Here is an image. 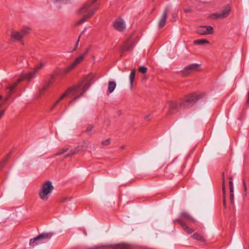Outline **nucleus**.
<instances>
[{"instance_id":"4c0bfd02","label":"nucleus","mask_w":249,"mask_h":249,"mask_svg":"<svg viewBox=\"0 0 249 249\" xmlns=\"http://www.w3.org/2000/svg\"><path fill=\"white\" fill-rule=\"evenodd\" d=\"M64 0H54L53 2H58V1H63Z\"/></svg>"},{"instance_id":"79ce46f5","label":"nucleus","mask_w":249,"mask_h":249,"mask_svg":"<svg viewBox=\"0 0 249 249\" xmlns=\"http://www.w3.org/2000/svg\"><path fill=\"white\" fill-rule=\"evenodd\" d=\"M2 98V96H0V100Z\"/></svg>"},{"instance_id":"b1692460","label":"nucleus","mask_w":249,"mask_h":249,"mask_svg":"<svg viewBox=\"0 0 249 249\" xmlns=\"http://www.w3.org/2000/svg\"><path fill=\"white\" fill-rule=\"evenodd\" d=\"M135 70H132L130 72V75H129V80H130V84L131 87H132L133 84V81L135 79Z\"/></svg>"},{"instance_id":"c756f323","label":"nucleus","mask_w":249,"mask_h":249,"mask_svg":"<svg viewBox=\"0 0 249 249\" xmlns=\"http://www.w3.org/2000/svg\"><path fill=\"white\" fill-rule=\"evenodd\" d=\"M110 139H107L105 141L102 142V144L103 145H108L110 143Z\"/></svg>"},{"instance_id":"5701e85b","label":"nucleus","mask_w":249,"mask_h":249,"mask_svg":"<svg viewBox=\"0 0 249 249\" xmlns=\"http://www.w3.org/2000/svg\"><path fill=\"white\" fill-rule=\"evenodd\" d=\"M79 151V147H77L71 150L65 156V158L71 157L74 154L77 153Z\"/></svg>"},{"instance_id":"f8f14e48","label":"nucleus","mask_w":249,"mask_h":249,"mask_svg":"<svg viewBox=\"0 0 249 249\" xmlns=\"http://www.w3.org/2000/svg\"><path fill=\"white\" fill-rule=\"evenodd\" d=\"M114 28L118 31H123L125 28V24L124 20L121 18H118L113 22Z\"/></svg>"},{"instance_id":"20e7f679","label":"nucleus","mask_w":249,"mask_h":249,"mask_svg":"<svg viewBox=\"0 0 249 249\" xmlns=\"http://www.w3.org/2000/svg\"><path fill=\"white\" fill-rule=\"evenodd\" d=\"M44 65V63L41 62L38 65L36 66L34 71L29 72L28 73L24 74L23 76L19 78L16 82L12 85H9L6 88L7 93L9 94H12L16 87L23 80L26 79L28 81H30L33 78L35 77L36 73L40 70Z\"/></svg>"},{"instance_id":"2eb2a0df","label":"nucleus","mask_w":249,"mask_h":249,"mask_svg":"<svg viewBox=\"0 0 249 249\" xmlns=\"http://www.w3.org/2000/svg\"><path fill=\"white\" fill-rule=\"evenodd\" d=\"M167 8H165L159 20L158 26L159 28H162L166 24L167 18Z\"/></svg>"},{"instance_id":"1a4fd4ad","label":"nucleus","mask_w":249,"mask_h":249,"mask_svg":"<svg viewBox=\"0 0 249 249\" xmlns=\"http://www.w3.org/2000/svg\"><path fill=\"white\" fill-rule=\"evenodd\" d=\"M200 68L201 67L200 65L196 63H194L186 66L181 71V72L183 75L186 76L192 72L200 71Z\"/></svg>"},{"instance_id":"f03ea898","label":"nucleus","mask_w":249,"mask_h":249,"mask_svg":"<svg viewBox=\"0 0 249 249\" xmlns=\"http://www.w3.org/2000/svg\"><path fill=\"white\" fill-rule=\"evenodd\" d=\"M180 215L181 218L176 219L174 221L178 222L185 232L188 234H192L194 231V230L189 227L187 223H195L196 222V219L186 212H181Z\"/></svg>"},{"instance_id":"ea45409f","label":"nucleus","mask_w":249,"mask_h":249,"mask_svg":"<svg viewBox=\"0 0 249 249\" xmlns=\"http://www.w3.org/2000/svg\"><path fill=\"white\" fill-rule=\"evenodd\" d=\"M82 231H83V232H84V234H85V235H87V232H86V231H84V230H82Z\"/></svg>"},{"instance_id":"a19ab883","label":"nucleus","mask_w":249,"mask_h":249,"mask_svg":"<svg viewBox=\"0 0 249 249\" xmlns=\"http://www.w3.org/2000/svg\"><path fill=\"white\" fill-rule=\"evenodd\" d=\"M121 148L122 149L124 148V146H121Z\"/></svg>"},{"instance_id":"7c9ffc66","label":"nucleus","mask_w":249,"mask_h":249,"mask_svg":"<svg viewBox=\"0 0 249 249\" xmlns=\"http://www.w3.org/2000/svg\"><path fill=\"white\" fill-rule=\"evenodd\" d=\"M93 128V126L89 125L87 127L86 131L87 133H90L92 131Z\"/></svg>"},{"instance_id":"a878e982","label":"nucleus","mask_w":249,"mask_h":249,"mask_svg":"<svg viewBox=\"0 0 249 249\" xmlns=\"http://www.w3.org/2000/svg\"><path fill=\"white\" fill-rule=\"evenodd\" d=\"M69 150V147H65L62 148V149L60 150L56 154V155H60L64 153L67 152Z\"/></svg>"},{"instance_id":"393cba45","label":"nucleus","mask_w":249,"mask_h":249,"mask_svg":"<svg viewBox=\"0 0 249 249\" xmlns=\"http://www.w3.org/2000/svg\"><path fill=\"white\" fill-rule=\"evenodd\" d=\"M210 17L212 19L223 18L220 13H213L211 14Z\"/></svg>"},{"instance_id":"dca6fc26","label":"nucleus","mask_w":249,"mask_h":249,"mask_svg":"<svg viewBox=\"0 0 249 249\" xmlns=\"http://www.w3.org/2000/svg\"><path fill=\"white\" fill-rule=\"evenodd\" d=\"M191 237L194 239L199 241L201 243H205L206 242V240L204 236L197 232L194 233L192 235H191Z\"/></svg>"},{"instance_id":"58836bf2","label":"nucleus","mask_w":249,"mask_h":249,"mask_svg":"<svg viewBox=\"0 0 249 249\" xmlns=\"http://www.w3.org/2000/svg\"><path fill=\"white\" fill-rule=\"evenodd\" d=\"M67 199H69V198H65L63 199V200H62L61 201V202H64L65 201H66V200H67Z\"/></svg>"},{"instance_id":"0eeeda50","label":"nucleus","mask_w":249,"mask_h":249,"mask_svg":"<svg viewBox=\"0 0 249 249\" xmlns=\"http://www.w3.org/2000/svg\"><path fill=\"white\" fill-rule=\"evenodd\" d=\"M31 32V29L29 27H25L20 31H12L11 34V38L15 41H22V38L29 34ZM22 45H24L23 42H21Z\"/></svg>"},{"instance_id":"4be33fe9","label":"nucleus","mask_w":249,"mask_h":249,"mask_svg":"<svg viewBox=\"0 0 249 249\" xmlns=\"http://www.w3.org/2000/svg\"><path fill=\"white\" fill-rule=\"evenodd\" d=\"M194 43L198 45H202L204 44H209V41L205 39H197L194 41Z\"/></svg>"},{"instance_id":"c9c22d12","label":"nucleus","mask_w":249,"mask_h":249,"mask_svg":"<svg viewBox=\"0 0 249 249\" xmlns=\"http://www.w3.org/2000/svg\"><path fill=\"white\" fill-rule=\"evenodd\" d=\"M4 114V110H1L0 111V119Z\"/></svg>"},{"instance_id":"39448f33","label":"nucleus","mask_w":249,"mask_h":249,"mask_svg":"<svg viewBox=\"0 0 249 249\" xmlns=\"http://www.w3.org/2000/svg\"><path fill=\"white\" fill-rule=\"evenodd\" d=\"M53 189L51 181L48 180L42 183L38 194L40 199L43 201H47Z\"/></svg>"},{"instance_id":"e433bc0d","label":"nucleus","mask_w":249,"mask_h":249,"mask_svg":"<svg viewBox=\"0 0 249 249\" xmlns=\"http://www.w3.org/2000/svg\"><path fill=\"white\" fill-rule=\"evenodd\" d=\"M247 104H249V90L248 92V98L247 100Z\"/></svg>"},{"instance_id":"bb28decb","label":"nucleus","mask_w":249,"mask_h":249,"mask_svg":"<svg viewBox=\"0 0 249 249\" xmlns=\"http://www.w3.org/2000/svg\"><path fill=\"white\" fill-rule=\"evenodd\" d=\"M9 157H10V154H8L6 156V159L4 160L3 161H2L0 163V170L4 166L7 159L9 158Z\"/></svg>"},{"instance_id":"a211bd4d","label":"nucleus","mask_w":249,"mask_h":249,"mask_svg":"<svg viewBox=\"0 0 249 249\" xmlns=\"http://www.w3.org/2000/svg\"><path fill=\"white\" fill-rule=\"evenodd\" d=\"M230 199L231 203H232L233 202V182L232 181V178L231 177L230 178Z\"/></svg>"},{"instance_id":"2f4dec72","label":"nucleus","mask_w":249,"mask_h":249,"mask_svg":"<svg viewBox=\"0 0 249 249\" xmlns=\"http://www.w3.org/2000/svg\"><path fill=\"white\" fill-rule=\"evenodd\" d=\"M79 39H80V37L78 38V39L77 40V41L75 43V46L72 51V52L75 51L77 49L78 44H79Z\"/></svg>"},{"instance_id":"72a5a7b5","label":"nucleus","mask_w":249,"mask_h":249,"mask_svg":"<svg viewBox=\"0 0 249 249\" xmlns=\"http://www.w3.org/2000/svg\"><path fill=\"white\" fill-rule=\"evenodd\" d=\"M243 185H244L245 191L246 192H247V185H246V182L244 180H243Z\"/></svg>"},{"instance_id":"9b49d317","label":"nucleus","mask_w":249,"mask_h":249,"mask_svg":"<svg viewBox=\"0 0 249 249\" xmlns=\"http://www.w3.org/2000/svg\"><path fill=\"white\" fill-rule=\"evenodd\" d=\"M197 33L202 35H210L213 33V29L210 26H201L197 29Z\"/></svg>"},{"instance_id":"6ab92c4d","label":"nucleus","mask_w":249,"mask_h":249,"mask_svg":"<svg viewBox=\"0 0 249 249\" xmlns=\"http://www.w3.org/2000/svg\"><path fill=\"white\" fill-rule=\"evenodd\" d=\"M53 80V77H52L48 83L45 84L42 88L39 89V93L40 94H43L44 92L49 88L52 84Z\"/></svg>"},{"instance_id":"aec40b11","label":"nucleus","mask_w":249,"mask_h":249,"mask_svg":"<svg viewBox=\"0 0 249 249\" xmlns=\"http://www.w3.org/2000/svg\"><path fill=\"white\" fill-rule=\"evenodd\" d=\"M116 87V84L115 82L110 81L108 84V91L109 93H112Z\"/></svg>"},{"instance_id":"9d476101","label":"nucleus","mask_w":249,"mask_h":249,"mask_svg":"<svg viewBox=\"0 0 249 249\" xmlns=\"http://www.w3.org/2000/svg\"><path fill=\"white\" fill-rule=\"evenodd\" d=\"M133 47L134 44L133 42L130 39L126 40L121 47L120 52L122 54L121 55H123L125 52L131 50Z\"/></svg>"},{"instance_id":"ddd939ff","label":"nucleus","mask_w":249,"mask_h":249,"mask_svg":"<svg viewBox=\"0 0 249 249\" xmlns=\"http://www.w3.org/2000/svg\"><path fill=\"white\" fill-rule=\"evenodd\" d=\"M82 57H77L74 61H73L70 65L67 67L64 70V73L67 74L75 69L77 65L81 62Z\"/></svg>"},{"instance_id":"cd10ccee","label":"nucleus","mask_w":249,"mask_h":249,"mask_svg":"<svg viewBox=\"0 0 249 249\" xmlns=\"http://www.w3.org/2000/svg\"><path fill=\"white\" fill-rule=\"evenodd\" d=\"M139 71L142 73H145L147 71V68L144 66H141L139 68Z\"/></svg>"},{"instance_id":"423d86ee","label":"nucleus","mask_w":249,"mask_h":249,"mask_svg":"<svg viewBox=\"0 0 249 249\" xmlns=\"http://www.w3.org/2000/svg\"><path fill=\"white\" fill-rule=\"evenodd\" d=\"M53 233L52 232H43L39 234L35 238L31 239L29 245L32 248L44 243L46 241L51 239Z\"/></svg>"},{"instance_id":"f257e3e1","label":"nucleus","mask_w":249,"mask_h":249,"mask_svg":"<svg viewBox=\"0 0 249 249\" xmlns=\"http://www.w3.org/2000/svg\"><path fill=\"white\" fill-rule=\"evenodd\" d=\"M92 79V75L91 74L87 75L85 76L79 83L68 89L55 102L54 104L52 106L51 109H53L55 107L67 96L69 95L73 98V100L70 102V103L75 101L83 96V94L90 86Z\"/></svg>"},{"instance_id":"4468645a","label":"nucleus","mask_w":249,"mask_h":249,"mask_svg":"<svg viewBox=\"0 0 249 249\" xmlns=\"http://www.w3.org/2000/svg\"><path fill=\"white\" fill-rule=\"evenodd\" d=\"M181 108L180 105L178 106V104L173 101L169 102V110L168 114H174L175 112L178 111V108Z\"/></svg>"},{"instance_id":"473e14b6","label":"nucleus","mask_w":249,"mask_h":249,"mask_svg":"<svg viewBox=\"0 0 249 249\" xmlns=\"http://www.w3.org/2000/svg\"><path fill=\"white\" fill-rule=\"evenodd\" d=\"M183 11L186 13H192V10L191 8H190L184 9Z\"/></svg>"},{"instance_id":"f3484780","label":"nucleus","mask_w":249,"mask_h":249,"mask_svg":"<svg viewBox=\"0 0 249 249\" xmlns=\"http://www.w3.org/2000/svg\"><path fill=\"white\" fill-rule=\"evenodd\" d=\"M231 12V7L229 5H227L222 11L221 16L223 18L227 17Z\"/></svg>"},{"instance_id":"412c9836","label":"nucleus","mask_w":249,"mask_h":249,"mask_svg":"<svg viewBox=\"0 0 249 249\" xmlns=\"http://www.w3.org/2000/svg\"><path fill=\"white\" fill-rule=\"evenodd\" d=\"M222 193L223 195V205L225 207V208H226V200H225V193H226V189H225V179H223L222 181Z\"/></svg>"},{"instance_id":"f704fd0d","label":"nucleus","mask_w":249,"mask_h":249,"mask_svg":"<svg viewBox=\"0 0 249 249\" xmlns=\"http://www.w3.org/2000/svg\"><path fill=\"white\" fill-rule=\"evenodd\" d=\"M151 115L150 114H149V115H145L144 116V119L146 121H149L150 120L149 118L150 117Z\"/></svg>"},{"instance_id":"6e6552de","label":"nucleus","mask_w":249,"mask_h":249,"mask_svg":"<svg viewBox=\"0 0 249 249\" xmlns=\"http://www.w3.org/2000/svg\"><path fill=\"white\" fill-rule=\"evenodd\" d=\"M111 248L113 249H132V247L126 243L116 244L100 245L91 247L89 249H100L103 248Z\"/></svg>"},{"instance_id":"7ed1b4c3","label":"nucleus","mask_w":249,"mask_h":249,"mask_svg":"<svg viewBox=\"0 0 249 249\" xmlns=\"http://www.w3.org/2000/svg\"><path fill=\"white\" fill-rule=\"evenodd\" d=\"M205 94L203 92H194L185 96L181 99L180 107L188 108L192 107L198 100L204 98Z\"/></svg>"},{"instance_id":"c85d7f7f","label":"nucleus","mask_w":249,"mask_h":249,"mask_svg":"<svg viewBox=\"0 0 249 249\" xmlns=\"http://www.w3.org/2000/svg\"><path fill=\"white\" fill-rule=\"evenodd\" d=\"M89 49H87L85 52L81 55H80L79 57H82V59H81V62L83 60L85 56L89 53Z\"/></svg>"}]
</instances>
